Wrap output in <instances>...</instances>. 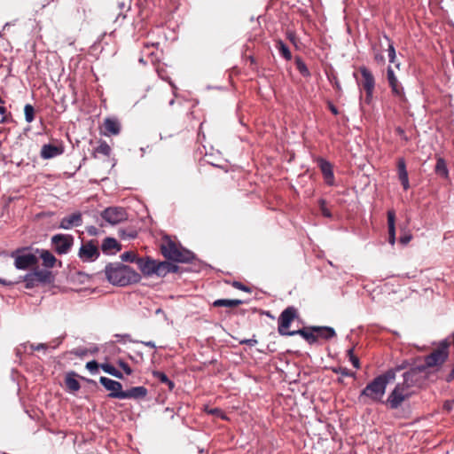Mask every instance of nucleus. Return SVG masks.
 <instances>
[{"mask_svg":"<svg viewBox=\"0 0 454 454\" xmlns=\"http://www.w3.org/2000/svg\"><path fill=\"white\" fill-rule=\"evenodd\" d=\"M106 279L113 285L125 286L140 281V275L121 262L108 263L105 268Z\"/></svg>","mask_w":454,"mask_h":454,"instance_id":"1","label":"nucleus"},{"mask_svg":"<svg viewBox=\"0 0 454 454\" xmlns=\"http://www.w3.org/2000/svg\"><path fill=\"white\" fill-rule=\"evenodd\" d=\"M136 263L145 276L165 277L168 273L178 270V266L176 264L166 261L159 262L149 256L137 258Z\"/></svg>","mask_w":454,"mask_h":454,"instance_id":"2","label":"nucleus"},{"mask_svg":"<svg viewBox=\"0 0 454 454\" xmlns=\"http://www.w3.org/2000/svg\"><path fill=\"white\" fill-rule=\"evenodd\" d=\"M160 251L166 259L177 262H189L193 259V254L191 251L184 248L168 237L163 239Z\"/></svg>","mask_w":454,"mask_h":454,"instance_id":"3","label":"nucleus"},{"mask_svg":"<svg viewBox=\"0 0 454 454\" xmlns=\"http://www.w3.org/2000/svg\"><path fill=\"white\" fill-rule=\"evenodd\" d=\"M450 342L444 340L439 343L429 355L424 358L425 364H421L426 370L433 367L442 366L449 356V348Z\"/></svg>","mask_w":454,"mask_h":454,"instance_id":"4","label":"nucleus"},{"mask_svg":"<svg viewBox=\"0 0 454 454\" xmlns=\"http://www.w3.org/2000/svg\"><path fill=\"white\" fill-rule=\"evenodd\" d=\"M386 392V387L378 377L367 384L361 391L359 399L369 398L372 402H380Z\"/></svg>","mask_w":454,"mask_h":454,"instance_id":"5","label":"nucleus"},{"mask_svg":"<svg viewBox=\"0 0 454 454\" xmlns=\"http://www.w3.org/2000/svg\"><path fill=\"white\" fill-rule=\"evenodd\" d=\"M298 317L297 309L294 307H287L285 309L278 320V332L282 336H290V332L288 331L291 323Z\"/></svg>","mask_w":454,"mask_h":454,"instance_id":"6","label":"nucleus"},{"mask_svg":"<svg viewBox=\"0 0 454 454\" xmlns=\"http://www.w3.org/2000/svg\"><path fill=\"white\" fill-rule=\"evenodd\" d=\"M359 72L361 74L362 79L359 84L365 91V103L370 104L372 99L374 88H375V78L366 67L362 66L359 67Z\"/></svg>","mask_w":454,"mask_h":454,"instance_id":"7","label":"nucleus"},{"mask_svg":"<svg viewBox=\"0 0 454 454\" xmlns=\"http://www.w3.org/2000/svg\"><path fill=\"white\" fill-rule=\"evenodd\" d=\"M51 245L54 251L59 254H65L69 252L74 245V237L69 234H56L51 237Z\"/></svg>","mask_w":454,"mask_h":454,"instance_id":"8","label":"nucleus"},{"mask_svg":"<svg viewBox=\"0 0 454 454\" xmlns=\"http://www.w3.org/2000/svg\"><path fill=\"white\" fill-rule=\"evenodd\" d=\"M387 80L388 86L391 89L392 95L398 98L400 101H405L406 97L403 86L397 79L393 68L390 66H388L387 68Z\"/></svg>","mask_w":454,"mask_h":454,"instance_id":"9","label":"nucleus"},{"mask_svg":"<svg viewBox=\"0 0 454 454\" xmlns=\"http://www.w3.org/2000/svg\"><path fill=\"white\" fill-rule=\"evenodd\" d=\"M101 217L110 224H118L128 218V215L123 207H109L101 213Z\"/></svg>","mask_w":454,"mask_h":454,"instance_id":"10","label":"nucleus"},{"mask_svg":"<svg viewBox=\"0 0 454 454\" xmlns=\"http://www.w3.org/2000/svg\"><path fill=\"white\" fill-rule=\"evenodd\" d=\"M426 369L420 364L411 368L409 371L403 373V378L406 379V382L413 387H421L425 381Z\"/></svg>","mask_w":454,"mask_h":454,"instance_id":"11","label":"nucleus"},{"mask_svg":"<svg viewBox=\"0 0 454 454\" xmlns=\"http://www.w3.org/2000/svg\"><path fill=\"white\" fill-rule=\"evenodd\" d=\"M411 395L412 393L403 391V387L395 386L387 399V404L391 409H397L402 405V403L404 401L408 400Z\"/></svg>","mask_w":454,"mask_h":454,"instance_id":"12","label":"nucleus"},{"mask_svg":"<svg viewBox=\"0 0 454 454\" xmlns=\"http://www.w3.org/2000/svg\"><path fill=\"white\" fill-rule=\"evenodd\" d=\"M78 255L83 262L95 261L99 256L98 245L93 240L83 243L79 249Z\"/></svg>","mask_w":454,"mask_h":454,"instance_id":"13","label":"nucleus"},{"mask_svg":"<svg viewBox=\"0 0 454 454\" xmlns=\"http://www.w3.org/2000/svg\"><path fill=\"white\" fill-rule=\"evenodd\" d=\"M99 382L110 392L108 397L122 399L121 394L123 393V389L122 385L119 381L102 376L99 378Z\"/></svg>","mask_w":454,"mask_h":454,"instance_id":"14","label":"nucleus"},{"mask_svg":"<svg viewBox=\"0 0 454 454\" xmlns=\"http://www.w3.org/2000/svg\"><path fill=\"white\" fill-rule=\"evenodd\" d=\"M12 257H15L14 265L19 270H27L38 262L37 257L33 254H25L15 256V253H12Z\"/></svg>","mask_w":454,"mask_h":454,"instance_id":"15","label":"nucleus"},{"mask_svg":"<svg viewBox=\"0 0 454 454\" xmlns=\"http://www.w3.org/2000/svg\"><path fill=\"white\" fill-rule=\"evenodd\" d=\"M82 224V215L81 212H74L69 215L63 217L59 222V228L70 230Z\"/></svg>","mask_w":454,"mask_h":454,"instance_id":"16","label":"nucleus"},{"mask_svg":"<svg viewBox=\"0 0 454 454\" xmlns=\"http://www.w3.org/2000/svg\"><path fill=\"white\" fill-rule=\"evenodd\" d=\"M318 167L322 172L325 183L332 186L334 184V175L333 171V165L330 161L323 159H317Z\"/></svg>","mask_w":454,"mask_h":454,"instance_id":"17","label":"nucleus"},{"mask_svg":"<svg viewBox=\"0 0 454 454\" xmlns=\"http://www.w3.org/2000/svg\"><path fill=\"white\" fill-rule=\"evenodd\" d=\"M121 131V123L120 121L115 118H106L104 121L101 133L104 136L110 137V136H116Z\"/></svg>","mask_w":454,"mask_h":454,"instance_id":"18","label":"nucleus"},{"mask_svg":"<svg viewBox=\"0 0 454 454\" xmlns=\"http://www.w3.org/2000/svg\"><path fill=\"white\" fill-rule=\"evenodd\" d=\"M64 153V146L59 145H43L40 155L43 159L48 160L59 156Z\"/></svg>","mask_w":454,"mask_h":454,"instance_id":"19","label":"nucleus"},{"mask_svg":"<svg viewBox=\"0 0 454 454\" xmlns=\"http://www.w3.org/2000/svg\"><path fill=\"white\" fill-rule=\"evenodd\" d=\"M148 394V390L146 387L143 386L133 387L129 389L123 390V393L121 394L122 399H134L140 400L145 398Z\"/></svg>","mask_w":454,"mask_h":454,"instance_id":"20","label":"nucleus"},{"mask_svg":"<svg viewBox=\"0 0 454 454\" xmlns=\"http://www.w3.org/2000/svg\"><path fill=\"white\" fill-rule=\"evenodd\" d=\"M397 172L398 178L405 191L410 188L408 172L406 170V163L403 158H399L397 160Z\"/></svg>","mask_w":454,"mask_h":454,"instance_id":"21","label":"nucleus"},{"mask_svg":"<svg viewBox=\"0 0 454 454\" xmlns=\"http://www.w3.org/2000/svg\"><path fill=\"white\" fill-rule=\"evenodd\" d=\"M316 333L317 341L318 339L330 340L336 336V333L333 328L329 326H312Z\"/></svg>","mask_w":454,"mask_h":454,"instance_id":"22","label":"nucleus"},{"mask_svg":"<svg viewBox=\"0 0 454 454\" xmlns=\"http://www.w3.org/2000/svg\"><path fill=\"white\" fill-rule=\"evenodd\" d=\"M301 335L304 338L309 344H314L317 342L316 333L311 327H303L301 329L290 332V336L294 335Z\"/></svg>","mask_w":454,"mask_h":454,"instance_id":"23","label":"nucleus"},{"mask_svg":"<svg viewBox=\"0 0 454 454\" xmlns=\"http://www.w3.org/2000/svg\"><path fill=\"white\" fill-rule=\"evenodd\" d=\"M388 242L394 245L395 242V213L394 210L387 211Z\"/></svg>","mask_w":454,"mask_h":454,"instance_id":"24","label":"nucleus"},{"mask_svg":"<svg viewBox=\"0 0 454 454\" xmlns=\"http://www.w3.org/2000/svg\"><path fill=\"white\" fill-rule=\"evenodd\" d=\"M40 258L43 260V265L46 268H52L56 263V257L49 250H41Z\"/></svg>","mask_w":454,"mask_h":454,"instance_id":"25","label":"nucleus"},{"mask_svg":"<svg viewBox=\"0 0 454 454\" xmlns=\"http://www.w3.org/2000/svg\"><path fill=\"white\" fill-rule=\"evenodd\" d=\"M75 376H77L75 372H69L65 380L66 386L71 392H76L81 387V385L75 379Z\"/></svg>","mask_w":454,"mask_h":454,"instance_id":"26","label":"nucleus"},{"mask_svg":"<svg viewBox=\"0 0 454 454\" xmlns=\"http://www.w3.org/2000/svg\"><path fill=\"white\" fill-rule=\"evenodd\" d=\"M101 247L104 253H112V251L114 249L117 251L121 249V246L114 238L105 239Z\"/></svg>","mask_w":454,"mask_h":454,"instance_id":"27","label":"nucleus"},{"mask_svg":"<svg viewBox=\"0 0 454 454\" xmlns=\"http://www.w3.org/2000/svg\"><path fill=\"white\" fill-rule=\"evenodd\" d=\"M242 303H243V301L238 300V299H233V300L218 299V300H215L213 302V306L214 307H230V308H234V307H237V306H239V305H240Z\"/></svg>","mask_w":454,"mask_h":454,"instance_id":"28","label":"nucleus"},{"mask_svg":"<svg viewBox=\"0 0 454 454\" xmlns=\"http://www.w3.org/2000/svg\"><path fill=\"white\" fill-rule=\"evenodd\" d=\"M434 171L438 176H441L444 178H447L449 176V170L447 168V164L442 157L437 158Z\"/></svg>","mask_w":454,"mask_h":454,"instance_id":"29","label":"nucleus"},{"mask_svg":"<svg viewBox=\"0 0 454 454\" xmlns=\"http://www.w3.org/2000/svg\"><path fill=\"white\" fill-rule=\"evenodd\" d=\"M34 277H35L39 284L50 283L51 280V273L46 270L34 271Z\"/></svg>","mask_w":454,"mask_h":454,"instance_id":"30","label":"nucleus"},{"mask_svg":"<svg viewBox=\"0 0 454 454\" xmlns=\"http://www.w3.org/2000/svg\"><path fill=\"white\" fill-rule=\"evenodd\" d=\"M276 48L285 59H292V53L287 45L282 40L279 39L276 42Z\"/></svg>","mask_w":454,"mask_h":454,"instance_id":"31","label":"nucleus"},{"mask_svg":"<svg viewBox=\"0 0 454 454\" xmlns=\"http://www.w3.org/2000/svg\"><path fill=\"white\" fill-rule=\"evenodd\" d=\"M384 38L389 43L387 48L389 62L395 64V67L399 69L400 63L396 62L395 49L393 43H391L390 38L387 35H384Z\"/></svg>","mask_w":454,"mask_h":454,"instance_id":"32","label":"nucleus"},{"mask_svg":"<svg viewBox=\"0 0 454 454\" xmlns=\"http://www.w3.org/2000/svg\"><path fill=\"white\" fill-rule=\"evenodd\" d=\"M100 368L106 373L117 378V379H120V380H122L123 379V375L122 373L118 371L114 366H113L112 364H100Z\"/></svg>","mask_w":454,"mask_h":454,"instance_id":"33","label":"nucleus"},{"mask_svg":"<svg viewBox=\"0 0 454 454\" xmlns=\"http://www.w3.org/2000/svg\"><path fill=\"white\" fill-rule=\"evenodd\" d=\"M153 375L154 378L158 379L161 383L166 384L168 387L169 390H173V388L175 387L174 382L171 381L164 372L160 371H154L153 372Z\"/></svg>","mask_w":454,"mask_h":454,"instance_id":"34","label":"nucleus"},{"mask_svg":"<svg viewBox=\"0 0 454 454\" xmlns=\"http://www.w3.org/2000/svg\"><path fill=\"white\" fill-rule=\"evenodd\" d=\"M396 370L390 369L385 373L377 376L387 387V385L395 380Z\"/></svg>","mask_w":454,"mask_h":454,"instance_id":"35","label":"nucleus"},{"mask_svg":"<svg viewBox=\"0 0 454 454\" xmlns=\"http://www.w3.org/2000/svg\"><path fill=\"white\" fill-rule=\"evenodd\" d=\"M295 65H296L297 70L303 77L310 76V72H309V68L307 67L306 64L302 61V59L300 57L295 58Z\"/></svg>","mask_w":454,"mask_h":454,"instance_id":"36","label":"nucleus"},{"mask_svg":"<svg viewBox=\"0 0 454 454\" xmlns=\"http://www.w3.org/2000/svg\"><path fill=\"white\" fill-rule=\"evenodd\" d=\"M111 153V148L105 141H101L99 145L94 149V154H102L108 157Z\"/></svg>","mask_w":454,"mask_h":454,"instance_id":"37","label":"nucleus"},{"mask_svg":"<svg viewBox=\"0 0 454 454\" xmlns=\"http://www.w3.org/2000/svg\"><path fill=\"white\" fill-rule=\"evenodd\" d=\"M25 119L27 122H32L35 120V108L32 105L27 104L24 106Z\"/></svg>","mask_w":454,"mask_h":454,"instance_id":"38","label":"nucleus"},{"mask_svg":"<svg viewBox=\"0 0 454 454\" xmlns=\"http://www.w3.org/2000/svg\"><path fill=\"white\" fill-rule=\"evenodd\" d=\"M24 282L26 283V288H33L39 285V282L34 277V272L27 274L24 278Z\"/></svg>","mask_w":454,"mask_h":454,"instance_id":"39","label":"nucleus"},{"mask_svg":"<svg viewBox=\"0 0 454 454\" xmlns=\"http://www.w3.org/2000/svg\"><path fill=\"white\" fill-rule=\"evenodd\" d=\"M332 371L334 373L340 374L342 376H347V377H354L355 376V372H353L349 371L348 368L342 367V366L332 368Z\"/></svg>","mask_w":454,"mask_h":454,"instance_id":"40","label":"nucleus"},{"mask_svg":"<svg viewBox=\"0 0 454 454\" xmlns=\"http://www.w3.org/2000/svg\"><path fill=\"white\" fill-rule=\"evenodd\" d=\"M348 355L349 356V360L352 363L353 366L356 369L360 368V362L356 356L354 355L353 349L350 348L348 350Z\"/></svg>","mask_w":454,"mask_h":454,"instance_id":"41","label":"nucleus"},{"mask_svg":"<svg viewBox=\"0 0 454 454\" xmlns=\"http://www.w3.org/2000/svg\"><path fill=\"white\" fill-rule=\"evenodd\" d=\"M117 364L118 366L123 370V372L127 374V375H130L132 374L133 371L132 369L130 368V366L129 365L128 363L124 362L123 360L120 359L118 360L117 362Z\"/></svg>","mask_w":454,"mask_h":454,"instance_id":"42","label":"nucleus"},{"mask_svg":"<svg viewBox=\"0 0 454 454\" xmlns=\"http://www.w3.org/2000/svg\"><path fill=\"white\" fill-rule=\"evenodd\" d=\"M4 101L0 97V114L2 116L0 122L4 123L7 121V109L4 106Z\"/></svg>","mask_w":454,"mask_h":454,"instance_id":"43","label":"nucleus"},{"mask_svg":"<svg viewBox=\"0 0 454 454\" xmlns=\"http://www.w3.org/2000/svg\"><path fill=\"white\" fill-rule=\"evenodd\" d=\"M232 286L236 289H239V290H241V291H244V292H247L249 294L252 293V289L249 286H245L243 283L239 282V281L232 282Z\"/></svg>","mask_w":454,"mask_h":454,"instance_id":"44","label":"nucleus"},{"mask_svg":"<svg viewBox=\"0 0 454 454\" xmlns=\"http://www.w3.org/2000/svg\"><path fill=\"white\" fill-rule=\"evenodd\" d=\"M121 259L126 262H136L137 259L133 252H125L121 254Z\"/></svg>","mask_w":454,"mask_h":454,"instance_id":"45","label":"nucleus"},{"mask_svg":"<svg viewBox=\"0 0 454 454\" xmlns=\"http://www.w3.org/2000/svg\"><path fill=\"white\" fill-rule=\"evenodd\" d=\"M98 367H100V364H98L95 360L90 361L86 364V368L91 372H96Z\"/></svg>","mask_w":454,"mask_h":454,"instance_id":"46","label":"nucleus"},{"mask_svg":"<svg viewBox=\"0 0 454 454\" xmlns=\"http://www.w3.org/2000/svg\"><path fill=\"white\" fill-rule=\"evenodd\" d=\"M396 387H403V391L413 394V391L411 390L413 386L410 385L409 382H406V379L405 378H403V382L396 384Z\"/></svg>","mask_w":454,"mask_h":454,"instance_id":"47","label":"nucleus"},{"mask_svg":"<svg viewBox=\"0 0 454 454\" xmlns=\"http://www.w3.org/2000/svg\"><path fill=\"white\" fill-rule=\"evenodd\" d=\"M373 59L377 64H384L385 63V57L380 51H374Z\"/></svg>","mask_w":454,"mask_h":454,"instance_id":"48","label":"nucleus"},{"mask_svg":"<svg viewBox=\"0 0 454 454\" xmlns=\"http://www.w3.org/2000/svg\"><path fill=\"white\" fill-rule=\"evenodd\" d=\"M257 340L254 338V336L252 339H244L239 340V344H247L249 346H255L257 344Z\"/></svg>","mask_w":454,"mask_h":454,"instance_id":"49","label":"nucleus"},{"mask_svg":"<svg viewBox=\"0 0 454 454\" xmlns=\"http://www.w3.org/2000/svg\"><path fill=\"white\" fill-rule=\"evenodd\" d=\"M320 207H321V211H322L323 215H325L326 217H330L331 216L330 211L325 207V201L324 200H320Z\"/></svg>","mask_w":454,"mask_h":454,"instance_id":"50","label":"nucleus"},{"mask_svg":"<svg viewBox=\"0 0 454 454\" xmlns=\"http://www.w3.org/2000/svg\"><path fill=\"white\" fill-rule=\"evenodd\" d=\"M453 406H454V400H447L443 403V409L448 412H450L452 410Z\"/></svg>","mask_w":454,"mask_h":454,"instance_id":"51","label":"nucleus"},{"mask_svg":"<svg viewBox=\"0 0 454 454\" xmlns=\"http://www.w3.org/2000/svg\"><path fill=\"white\" fill-rule=\"evenodd\" d=\"M286 37H287V39H288L291 43H293L294 44H296L297 36H296V35H295V33H294V32H293V31H288V32L286 33Z\"/></svg>","mask_w":454,"mask_h":454,"instance_id":"52","label":"nucleus"},{"mask_svg":"<svg viewBox=\"0 0 454 454\" xmlns=\"http://www.w3.org/2000/svg\"><path fill=\"white\" fill-rule=\"evenodd\" d=\"M208 412L211 414L223 418V411L220 409L215 408V409L210 410Z\"/></svg>","mask_w":454,"mask_h":454,"instance_id":"53","label":"nucleus"},{"mask_svg":"<svg viewBox=\"0 0 454 454\" xmlns=\"http://www.w3.org/2000/svg\"><path fill=\"white\" fill-rule=\"evenodd\" d=\"M31 348L34 349V350H40V349H45L47 348V345L44 344V343H40L36 346L35 345H32Z\"/></svg>","mask_w":454,"mask_h":454,"instance_id":"54","label":"nucleus"},{"mask_svg":"<svg viewBox=\"0 0 454 454\" xmlns=\"http://www.w3.org/2000/svg\"><path fill=\"white\" fill-rule=\"evenodd\" d=\"M329 109H330V111H331L334 115H338V114H339V110H338V108H337L335 106H333V104H331V103L329 104Z\"/></svg>","mask_w":454,"mask_h":454,"instance_id":"55","label":"nucleus"},{"mask_svg":"<svg viewBox=\"0 0 454 454\" xmlns=\"http://www.w3.org/2000/svg\"><path fill=\"white\" fill-rule=\"evenodd\" d=\"M407 364H408L407 362H403L402 364L397 365L395 368H394V370H396V372H400V371L405 369L407 367Z\"/></svg>","mask_w":454,"mask_h":454,"instance_id":"56","label":"nucleus"},{"mask_svg":"<svg viewBox=\"0 0 454 454\" xmlns=\"http://www.w3.org/2000/svg\"><path fill=\"white\" fill-rule=\"evenodd\" d=\"M411 236H403V237H401L400 241L403 244H407L411 240Z\"/></svg>","mask_w":454,"mask_h":454,"instance_id":"57","label":"nucleus"},{"mask_svg":"<svg viewBox=\"0 0 454 454\" xmlns=\"http://www.w3.org/2000/svg\"><path fill=\"white\" fill-rule=\"evenodd\" d=\"M118 4H119V8H120L121 10L124 9L125 7H127V8H128V10L130 8L129 4H126V3H124V2H121V3H119Z\"/></svg>","mask_w":454,"mask_h":454,"instance_id":"58","label":"nucleus"},{"mask_svg":"<svg viewBox=\"0 0 454 454\" xmlns=\"http://www.w3.org/2000/svg\"><path fill=\"white\" fill-rule=\"evenodd\" d=\"M143 344L152 348H154L156 347L153 341H145L143 342Z\"/></svg>","mask_w":454,"mask_h":454,"instance_id":"59","label":"nucleus"},{"mask_svg":"<svg viewBox=\"0 0 454 454\" xmlns=\"http://www.w3.org/2000/svg\"><path fill=\"white\" fill-rule=\"evenodd\" d=\"M72 353H74L76 356H82L85 354V351L74 350V351H72Z\"/></svg>","mask_w":454,"mask_h":454,"instance_id":"60","label":"nucleus"},{"mask_svg":"<svg viewBox=\"0 0 454 454\" xmlns=\"http://www.w3.org/2000/svg\"><path fill=\"white\" fill-rule=\"evenodd\" d=\"M0 284H3L4 286H8V285H11L12 282L11 281H6L5 279L0 278Z\"/></svg>","mask_w":454,"mask_h":454,"instance_id":"61","label":"nucleus"},{"mask_svg":"<svg viewBox=\"0 0 454 454\" xmlns=\"http://www.w3.org/2000/svg\"><path fill=\"white\" fill-rule=\"evenodd\" d=\"M397 132H398V133H403V130L402 129L398 128V129H397Z\"/></svg>","mask_w":454,"mask_h":454,"instance_id":"62","label":"nucleus"},{"mask_svg":"<svg viewBox=\"0 0 454 454\" xmlns=\"http://www.w3.org/2000/svg\"><path fill=\"white\" fill-rule=\"evenodd\" d=\"M250 61H251V63H254V59L253 57H250Z\"/></svg>","mask_w":454,"mask_h":454,"instance_id":"63","label":"nucleus"},{"mask_svg":"<svg viewBox=\"0 0 454 454\" xmlns=\"http://www.w3.org/2000/svg\"><path fill=\"white\" fill-rule=\"evenodd\" d=\"M338 382L342 383V379H338Z\"/></svg>","mask_w":454,"mask_h":454,"instance_id":"64","label":"nucleus"}]
</instances>
